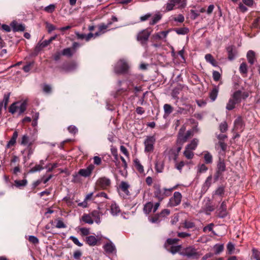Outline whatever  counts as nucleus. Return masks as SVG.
<instances>
[{
	"instance_id": "f704fd0d",
	"label": "nucleus",
	"mask_w": 260,
	"mask_h": 260,
	"mask_svg": "<svg viewBox=\"0 0 260 260\" xmlns=\"http://www.w3.org/2000/svg\"><path fill=\"white\" fill-rule=\"evenodd\" d=\"M153 204L152 202H148L146 203L143 208L144 212L146 214H149L153 210Z\"/></svg>"
},
{
	"instance_id": "412c9836",
	"label": "nucleus",
	"mask_w": 260,
	"mask_h": 260,
	"mask_svg": "<svg viewBox=\"0 0 260 260\" xmlns=\"http://www.w3.org/2000/svg\"><path fill=\"white\" fill-rule=\"evenodd\" d=\"M219 88L218 86H214L212 90L209 92V98L212 102H214L217 99L219 92Z\"/></svg>"
},
{
	"instance_id": "ddd939ff",
	"label": "nucleus",
	"mask_w": 260,
	"mask_h": 260,
	"mask_svg": "<svg viewBox=\"0 0 260 260\" xmlns=\"http://www.w3.org/2000/svg\"><path fill=\"white\" fill-rule=\"evenodd\" d=\"M245 126L244 122L241 116L238 117L234 121V129L238 132H242Z\"/></svg>"
},
{
	"instance_id": "bf43d9fd",
	"label": "nucleus",
	"mask_w": 260,
	"mask_h": 260,
	"mask_svg": "<svg viewBox=\"0 0 260 260\" xmlns=\"http://www.w3.org/2000/svg\"><path fill=\"white\" fill-rule=\"evenodd\" d=\"M223 173V172L216 170L214 176V182L218 181L220 178H222Z\"/></svg>"
},
{
	"instance_id": "3c124183",
	"label": "nucleus",
	"mask_w": 260,
	"mask_h": 260,
	"mask_svg": "<svg viewBox=\"0 0 260 260\" xmlns=\"http://www.w3.org/2000/svg\"><path fill=\"white\" fill-rule=\"evenodd\" d=\"M252 256L255 260H260V251L255 248L252 249Z\"/></svg>"
},
{
	"instance_id": "8fccbe9b",
	"label": "nucleus",
	"mask_w": 260,
	"mask_h": 260,
	"mask_svg": "<svg viewBox=\"0 0 260 260\" xmlns=\"http://www.w3.org/2000/svg\"><path fill=\"white\" fill-rule=\"evenodd\" d=\"M78 67V64L76 62H72L67 67V71L68 72H72L76 70Z\"/></svg>"
},
{
	"instance_id": "20e7f679",
	"label": "nucleus",
	"mask_w": 260,
	"mask_h": 260,
	"mask_svg": "<svg viewBox=\"0 0 260 260\" xmlns=\"http://www.w3.org/2000/svg\"><path fill=\"white\" fill-rule=\"evenodd\" d=\"M186 126L185 125H182L180 128L177 135V142L181 144H183L187 140L193 135V132L191 130H188L185 134Z\"/></svg>"
},
{
	"instance_id": "4be33fe9",
	"label": "nucleus",
	"mask_w": 260,
	"mask_h": 260,
	"mask_svg": "<svg viewBox=\"0 0 260 260\" xmlns=\"http://www.w3.org/2000/svg\"><path fill=\"white\" fill-rule=\"evenodd\" d=\"M154 168H155V171L157 173H162L164 169V161L160 159H156L155 162V167Z\"/></svg>"
},
{
	"instance_id": "4c0bfd02",
	"label": "nucleus",
	"mask_w": 260,
	"mask_h": 260,
	"mask_svg": "<svg viewBox=\"0 0 260 260\" xmlns=\"http://www.w3.org/2000/svg\"><path fill=\"white\" fill-rule=\"evenodd\" d=\"M162 17V15L160 14L159 12L155 14L152 18L151 20L149 22V24L150 25H153L157 23Z\"/></svg>"
},
{
	"instance_id": "72a5a7b5",
	"label": "nucleus",
	"mask_w": 260,
	"mask_h": 260,
	"mask_svg": "<svg viewBox=\"0 0 260 260\" xmlns=\"http://www.w3.org/2000/svg\"><path fill=\"white\" fill-rule=\"evenodd\" d=\"M179 241V239L178 238H168L165 243L164 247L165 248H168V246L175 245Z\"/></svg>"
},
{
	"instance_id": "6ab92c4d",
	"label": "nucleus",
	"mask_w": 260,
	"mask_h": 260,
	"mask_svg": "<svg viewBox=\"0 0 260 260\" xmlns=\"http://www.w3.org/2000/svg\"><path fill=\"white\" fill-rule=\"evenodd\" d=\"M11 26L13 29V31H23L25 30V26L21 24L18 23L15 21H13L11 23Z\"/></svg>"
},
{
	"instance_id": "f3484780",
	"label": "nucleus",
	"mask_w": 260,
	"mask_h": 260,
	"mask_svg": "<svg viewBox=\"0 0 260 260\" xmlns=\"http://www.w3.org/2000/svg\"><path fill=\"white\" fill-rule=\"evenodd\" d=\"M110 184V179L106 177L101 178L96 182L97 185L102 188H107L109 186Z\"/></svg>"
},
{
	"instance_id": "c85d7f7f",
	"label": "nucleus",
	"mask_w": 260,
	"mask_h": 260,
	"mask_svg": "<svg viewBox=\"0 0 260 260\" xmlns=\"http://www.w3.org/2000/svg\"><path fill=\"white\" fill-rule=\"evenodd\" d=\"M18 136V133L16 131H15L13 133L12 137H11V139L8 142V143L6 146L7 148H9L11 146H14L15 144Z\"/></svg>"
},
{
	"instance_id": "2f4dec72",
	"label": "nucleus",
	"mask_w": 260,
	"mask_h": 260,
	"mask_svg": "<svg viewBox=\"0 0 260 260\" xmlns=\"http://www.w3.org/2000/svg\"><path fill=\"white\" fill-rule=\"evenodd\" d=\"M255 52L252 50H249L247 53V58L250 64H253L255 60Z\"/></svg>"
},
{
	"instance_id": "69168bd1",
	"label": "nucleus",
	"mask_w": 260,
	"mask_h": 260,
	"mask_svg": "<svg viewBox=\"0 0 260 260\" xmlns=\"http://www.w3.org/2000/svg\"><path fill=\"white\" fill-rule=\"evenodd\" d=\"M170 214V210L168 209H165L162 210L158 215L160 217H166Z\"/></svg>"
},
{
	"instance_id": "37998d69",
	"label": "nucleus",
	"mask_w": 260,
	"mask_h": 260,
	"mask_svg": "<svg viewBox=\"0 0 260 260\" xmlns=\"http://www.w3.org/2000/svg\"><path fill=\"white\" fill-rule=\"evenodd\" d=\"M204 158L205 163L207 164H211L213 162L212 155L208 151H205Z\"/></svg>"
},
{
	"instance_id": "bb28decb",
	"label": "nucleus",
	"mask_w": 260,
	"mask_h": 260,
	"mask_svg": "<svg viewBox=\"0 0 260 260\" xmlns=\"http://www.w3.org/2000/svg\"><path fill=\"white\" fill-rule=\"evenodd\" d=\"M168 251L174 254L178 252H179L182 249L181 245H175L168 246V248H166Z\"/></svg>"
},
{
	"instance_id": "f03ea898",
	"label": "nucleus",
	"mask_w": 260,
	"mask_h": 260,
	"mask_svg": "<svg viewBox=\"0 0 260 260\" xmlns=\"http://www.w3.org/2000/svg\"><path fill=\"white\" fill-rule=\"evenodd\" d=\"M115 73L123 76L131 74V66L125 59L121 58L117 61L115 65Z\"/></svg>"
},
{
	"instance_id": "c756f323",
	"label": "nucleus",
	"mask_w": 260,
	"mask_h": 260,
	"mask_svg": "<svg viewBox=\"0 0 260 260\" xmlns=\"http://www.w3.org/2000/svg\"><path fill=\"white\" fill-rule=\"evenodd\" d=\"M198 143H199V140L198 139H196V138H194L193 139H192L191 142L188 144H187L185 148H186V149H190V150H194L198 145Z\"/></svg>"
},
{
	"instance_id": "49530a36",
	"label": "nucleus",
	"mask_w": 260,
	"mask_h": 260,
	"mask_svg": "<svg viewBox=\"0 0 260 260\" xmlns=\"http://www.w3.org/2000/svg\"><path fill=\"white\" fill-rule=\"evenodd\" d=\"M75 52L73 51V50L70 48H67L64 49L61 52V54L63 56L71 57L73 56Z\"/></svg>"
},
{
	"instance_id": "774afa93",
	"label": "nucleus",
	"mask_w": 260,
	"mask_h": 260,
	"mask_svg": "<svg viewBox=\"0 0 260 260\" xmlns=\"http://www.w3.org/2000/svg\"><path fill=\"white\" fill-rule=\"evenodd\" d=\"M252 26L254 28H260V17L256 18L252 23Z\"/></svg>"
},
{
	"instance_id": "09e8293b",
	"label": "nucleus",
	"mask_w": 260,
	"mask_h": 260,
	"mask_svg": "<svg viewBox=\"0 0 260 260\" xmlns=\"http://www.w3.org/2000/svg\"><path fill=\"white\" fill-rule=\"evenodd\" d=\"M196 226L195 223L187 220H185L184 222V228L186 229L194 228Z\"/></svg>"
},
{
	"instance_id": "f8f14e48",
	"label": "nucleus",
	"mask_w": 260,
	"mask_h": 260,
	"mask_svg": "<svg viewBox=\"0 0 260 260\" xmlns=\"http://www.w3.org/2000/svg\"><path fill=\"white\" fill-rule=\"evenodd\" d=\"M228 212L227 210L226 201H223L221 203L218 209L217 217L220 218H224L227 216Z\"/></svg>"
},
{
	"instance_id": "a878e982",
	"label": "nucleus",
	"mask_w": 260,
	"mask_h": 260,
	"mask_svg": "<svg viewBox=\"0 0 260 260\" xmlns=\"http://www.w3.org/2000/svg\"><path fill=\"white\" fill-rule=\"evenodd\" d=\"M134 166L136 169V170L140 173V174H143L144 172V167L142 165L140 162L139 159L137 158H136L133 160Z\"/></svg>"
},
{
	"instance_id": "0eeeda50",
	"label": "nucleus",
	"mask_w": 260,
	"mask_h": 260,
	"mask_svg": "<svg viewBox=\"0 0 260 260\" xmlns=\"http://www.w3.org/2000/svg\"><path fill=\"white\" fill-rule=\"evenodd\" d=\"M151 33V30L150 28H147L139 32L137 37V39L142 46L144 47L147 46V42Z\"/></svg>"
},
{
	"instance_id": "79ce46f5",
	"label": "nucleus",
	"mask_w": 260,
	"mask_h": 260,
	"mask_svg": "<svg viewBox=\"0 0 260 260\" xmlns=\"http://www.w3.org/2000/svg\"><path fill=\"white\" fill-rule=\"evenodd\" d=\"M51 43L49 40H45L42 42L40 41L36 46V49L41 50L43 48L48 46Z\"/></svg>"
},
{
	"instance_id": "58836bf2",
	"label": "nucleus",
	"mask_w": 260,
	"mask_h": 260,
	"mask_svg": "<svg viewBox=\"0 0 260 260\" xmlns=\"http://www.w3.org/2000/svg\"><path fill=\"white\" fill-rule=\"evenodd\" d=\"M216 170L222 171L223 172L225 171L226 166L223 159H221L220 158L219 159L217 164Z\"/></svg>"
},
{
	"instance_id": "a19ab883",
	"label": "nucleus",
	"mask_w": 260,
	"mask_h": 260,
	"mask_svg": "<svg viewBox=\"0 0 260 260\" xmlns=\"http://www.w3.org/2000/svg\"><path fill=\"white\" fill-rule=\"evenodd\" d=\"M173 30L179 35H186L189 31L187 27L175 28Z\"/></svg>"
},
{
	"instance_id": "603ef678",
	"label": "nucleus",
	"mask_w": 260,
	"mask_h": 260,
	"mask_svg": "<svg viewBox=\"0 0 260 260\" xmlns=\"http://www.w3.org/2000/svg\"><path fill=\"white\" fill-rule=\"evenodd\" d=\"M42 90L46 94H50L52 91L51 86L47 84H44L42 85Z\"/></svg>"
},
{
	"instance_id": "dca6fc26",
	"label": "nucleus",
	"mask_w": 260,
	"mask_h": 260,
	"mask_svg": "<svg viewBox=\"0 0 260 260\" xmlns=\"http://www.w3.org/2000/svg\"><path fill=\"white\" fill-rule=\"evenodd\" d=\"M99 235L96 237L94 236H89L85 238V241L86 243L89 246H93L96 245L98 241L100 240V238H98Z\"/></svg>"
},
{
	"instance_id": "5701e85b",
	"label": "nucleus",
	"mask_w": 260,
	"mask_h": 260,
	"mask_svg": "<svg viewBox=\"0 0 260 260\" xmlns=\"http://www.w3.org/2000/svg\"><path fill=\"white\" fill-rule=\"evenodd\" d=\"M170 30H166V31H161L158 32L154 34L152 36V38L153 39L155 40H159L162 39L166 38L167 37Z\"/></svg>"
},
{
	"instance_id": "338daca9",
	"label": "nucleus",
	"mask_w": 260,
	"mask_h": 260,
	"mask_svg": "<svg viewBox=\"0 0 260 260\" xmlns=\"http://www.w3.org/2000/svg\"><path fill=\"white\" fill-rule=\"evenodd\" d=\"M159 218V215L158 214H156L154 216L149 218V221L152 223H159L160 221Z\"/></svg>"
},
{
	"instance_id": "aec40b11",
	"label": "nucleus",
	"mask_w": 260,
	"mask_h": 260,
	"mask_svg": "<svg viewBox=\"0 0 260 260\" xmlns=\"http://www.w3.org/2000/svg\"><path fill=\"white\" fill-rule=\"evenodd\" d=\"M164 191L162 190L158 185L155 187L154 191V197L157 198L159 202H161L164 199Z\"/></svg>"
},
{
	"instance_id": "473e14b6",
	"label": "nucleus",
	"mask_w": 260,
	"mask_h": 260,
	"mask_svg": "<svg viewBox=\"0 0 260 260\" xmlns=\"http://www.w3.org/2000/svg\"><path fill=\"white\" fill-rule=\"evenodd\" d=\"M212 175L209 176L203 185L202 190L206 191L211 185Z\"/></svg>"
},
{
	"instance_id": "13d9d810",
	"label": "nucleus",
	"mask_w": 260,
	"mask_h": 260,
	"mask_svg": "<svg viewBox=\"0 0 260 260\" xmlns=\"http://www.w3.org/2000/svg\"><path fill=\"white\" fill-rule=\"evenodd\" d=\"M44 168L40 165H37L35 167H32L28 172L29 173H34L38 171L42 170Z\"/></svg>"
},
{
	"instance_id": "cd10ccee",
	"label": "nucleus",
	"mask_w": 260,
	"mask_h": 260,
	"mask_svg": "<svg viewBox=\"0 0 260 260\" xmlns=\"http://www.w3.org/2000/svg\"><path fill=\"white\" fill-rule=\"evenodd\" d=\"M164 118H167L173 112V108L170 104H166L164 106Z\"/></svg>"
},
{
	"instance_id": "a211bd4d",
	"label": "nucleus",
	"mask_w": 260,
	"mask_h": 260,
	"mask_svg": "<svg viewBox=\"0 0 260 260\" xmlns=\"http://www.w3.org/2000/svg\"><path fill=\"white\" fill-rule=\"evenodd\" d=\"M10 93H5L3 97V100L0 102V115L2 114V110L4 108L5 110L7 109L8 104Z\"/></svg>"
},
{
	"instance_id": "9d476101",
	"label": "nucleus",
	"mask_w": 260,
	"mask_h": 260,
	"mask_svg": "<svg viewBox=\"0 0 260 260\" xmlns=\"http://www.w3.org/2000/svg\"><path fill=\"white\" fill-rule=\"evenodd\" d=\"M115 166H116V168L115 170H117L119 173L123 177H126L127 175V168L125 169V172H124L123 170L124 169V167L123 166V164L119 160V156L117 153H116V149H115Z\"/></svg>"
},
{
	"instance_id": "1a4fd4ad",
	"label": "nucleus",
	"mask_w": 260,
	"mask_h": 260,
	"mask_svg": "<svg viewBox=\"0 0 260 260\" xmlns=\"http://www.w3.org/2000/svg\"><path fill=\"white\" fill-rule=\"evenodd\" d=\"M182 198V194L179 191H175L173 197H172L167 203V207H174L178 206L181 202Z\"/></svg>"
},
{
	"instance_id": "864d4df0",
	"label": "nucleus",
	"mask_w": 260,
	"mask_h": 260,
	"mask_svg": "<svg viewBox=\"0 0 260 260\" xmlns=\"http://www.w3.org/2000/svg\"><path fill=\"white\" fill-rule=\"evenodd\" d=\"M55 9V4H50L49 5L45 7L44 9V10L48 13H52Z\"/></svg>"
},
{
	"instance_id": "de8ad7c7",
	"label": "nucleus",
	"mask_w": 260,
	"mask_h": 260,
	"mask_svg": "<svg viewBox=\"0 0 260 260\" xmlns=\"http://www.w3.org/2000/svg\"><path fill=\"white\" fill-rule=\"evenodd\" d=\"M183 154L186 158L189 159H192L194 156V153L192 152V150L190 149H186V148L183 152Z\"/></svg>"
},
{
	"instance_id": "ea45409f",
	"label": "nucleus",
	"mask_w": 260,
	"mask_h": 260,
	"mask_svg": "<svg viewBox=\"0 0 260 260\" xmlns=\"http://www.w3.org/2000/svg\"><path fill=\"white\" fill-rule=\"evenodd\" d=\"M112 22L111 21L108 22L107 23H103L100 24L98 25L99 30L104 34L106 32V30L108 29L110 27V25H111Z\"/></svg>"
},
{
	"instance_id": "2eb2a0df",
	"label": "nucleus",
	"mask_w": 260,
	"mask_h": 260,
	"mask_svg": "<svg viewBox=\"0 0 260 260\" xmlns=\"http://www.w3.org/2000/svg\"><path fill=\"white\" fill-rule=\"evenodd\" d=\"M94 168V166L93 165H90L86 169L79 170L78 174L84 177H88L90 176Z\"/></svg>"
},
{
	"instance_id": "7c9ffc66",
	"label": "nucleus",
	"mask_w": 260,
	"mask_h": 260,
	"mask_svg": "<svg viewBox=\"0 0 260 260\" xmlns=\"http://www.w3.org/2000/svg\"><path fill=\"white\" fill-rule=\"evenodd\" d=\"M80 220H82L85 223H87L88 224H92L94 222L93 219L91 218L90 214H84Z\"/></svg>"
},
{
	"instance_id": "e2e57ef3",
	"label": "nucleus",
	"mask_w": 260,
	"mask_h": 260,
	"mask_svg": "<svg viewBox=\"0 0 260 260\" xmlns=\"http://www.w3.org/2000/svg\"><path fill=\"white\" fill-rule=\"evenodd\" d=\"M219 129L221 133H225L228 130V124L226 121L220 124Z\"/></svg>"
},
{
	"instance_id": "0e129e2a",
	"label": "nucleus",
	"mask_w": 260,
	"mask_h": 260,
	"mask_svg": "<svg viewBox=\"0 0 260 260\" xmlns=\"http://www.w3.org/2000/svg\"><path fill=\"white\" fill-rule=\"evenodd\" d=\"M227 250L229 254H232L235 250V245L232 242H229L226 246Z\"/></svg>"
},
{
	"instance_id": "052dcab7",
	"label": "nucleus",
	"mask_w": 260,
	"mask_h": 260,
	"mask_svg": "<svg viewBox=\"0 0 260 260\" xmlns=\"http://www.w3.org/2000/svg\"><path fill=\"white\" fill-rule=\"evenodd\" d=\"M208 167L204 164L198 166V172L200 173H205L208 170Z\"/></svg>"
},
{
	"instance_id": "c9c22d12",
	"label": "nucleus",
	"mask_w": 260,
	"mask_h": 260,
	"mask_svg": "<svg viewBox=\"0 0 260 260\" xmlns=\"http://www.w3.org/2000/svg\"><path fill=\"white\" fill-rule=\"evenodd\" d=\"M103 248L107 253H112L114 251V246L112 245V241H110L109 242L105 244Z\"/></svg>"
},
{
	"instance_id": "a18cd8bd",
	"label": "nucleus",
	"mask_w": 260,
	"mask_h": 260,
	"mask_svg": "<svg viewBox=\"0 0 260 260\" xmlns=\"http://www.w3.org/2000/svg\"><path fill=\"white\" fill-rule=\"evenodd\" d=\"M224 245L223 244H216L214 246V250L215 254H220L223 251Z\"/></svg>"
},
{
	"instance_id": "9b49d317",
	"label": "nucleus",
	"mask_w": 260,
	"mask_h": 260,
	"mask_svg": "<svg viewBox=\"0 0 260 260\" xmlns=\"http://www.w3.org/2000/svg\"><path fill=\"white\" fill-rule=\"evenodd\" d=\"M155 142V138L153 136H147L145 139L144 144L145 145L144 151L145 152H152L154 150V145Z\"/></svg>"
},
{
	"instance_id": "6e6552de",
	"label": "nucleus",
	"mask_w": 260,
	"mask_h": 260,
	"mask_svg": "<svg viewBox=\"0 0 260 260\" xmlns=\"http://www.w3.org/2000/svg\"><path fill=\"white\" fill-rule=\"evenodd\" d=\"M130 187L131 186L128 182L122 181L117 187V191L121 197L126 199L131 195L129 190Z\"/></svg>"
},
{
	"instance_id": "e433bc0d",
	"label": "nucleus",
	"mask_w": 260,
	"mask_h": 260,
	"mask_svg": "<svg viewBox=\"0 0 260 260\" xmlns=\"http://www.w3.org/2000/svg\"><path fill=\"white\" fill-rule=\"evenodd\" d=\"M20 144L23 146L28 145V146H30L32 144V142H30L29 137L27 135L25 134L22 136Z\"/></svg>"
},
{
	"instance_id": "7ed1b4c3",
	"label": "nucleus",
	"mask_w": 260,
	"mask_h": 260,
	"mask_svg": "<svg viewBox=\"0 0 260 260\" xmlns=\"http://www.w3.org/2000/svg\"><path fill=\"white\" fill-rule=\"evenodd\" d=\"M179 254L189 259H198L202 254L193 245H190L182 248Z\"/></svg>"
},
{
	"instance_id": "423d86ee",
	"label": "nucleus",
	"mask_w": 260,
	"mask_h": 260,
	"mask_svg": "<svg viewBox=\"0 0 260 260\" xmlns=\"http://www.w3.org/2000/svg\"><path fill=\"white\" fill-rule=\"evenodd\" d=\"M187 5V0H169L166 4V12L173 10L175 6H177L178 9H183Z\"/></svg>"
},
{
	"instance_id": "5fc2aeb1",
	"label": "nucleus",
	"mask_w": 260,
	"mask_h": 260,
	"mask_svg": "<svg viewBox=\"0 0 260 260\" xmlns=\"http://www.w3.org/2000/svg\"><path fill=\"white\" fill-rule=\"evenodd\" d=\"M239 71L241 74H247L248 72L247 66L245 62H242L240 66Z\"/></svg>"
},
{
	"instance_id": "4468645a",
	"label": "nucleus",
	"mask_w": 260,
	"mask_h": 260,
	"mask_svg": "<svg viewBox=\"0 0 260 260\" xmlns=\"http://www.w3.org/2000/svg\"><path fill=\"white\" fill-rule=\"evenodd\" d=\"M228 53V58L229 60H234L237 55V51L235 47L233 45L229 46L226 48Z\"/></svg>"
},
{
	"instance_id": "680f3d73",
	"label": "nucleus",
	"mask_w": 260,
	"mask_h": 260,
	"mask_svg": "<svg viewBox=\"0 0 260 260\" xmlns=\"http://www.w3.org/2000/svg\"><path fill=\"white\" fill-rule=\"evenodd\" d=\"M212 77L215 81H218L221 78V74L218 71H213L212 73Z\"/></svg>"
},
{
	"instance_id": "b1692460",
	"label": "nucleus",
	"mask_w": 260,
	"mask_h": 260,
	"mask_svg": "<svg viewBox=\"0 0 260 260\" xmlns=\"http://www.w3.org/2000/svg\"><path fill=\"white\" fill-rule=\"evenodd\" d=\"M89 214L91 218L93 219L96 223L100 224L101 223V214L98 210H94L91 212Z\"/></svg>"
},
{
	"instance_id": "f257e3e1",
	"label": "nucleus",
	"mask_w": 260,
	"mask_h": 260,
	"mask_svg": "<svg viewBox=\"0 0 260 260\" xmlns=\"http://www.w3.org/2000/svg\"><path fill=\"white\" fill-rule=\"evenodd\" d=\"M249 96L247 91L242 92L241 90H237L233 92L229 99L226 105V109L231 111L236 108L237 104L241 103L242 100H245Z\"/></svg>"
},
{
	"instance_id": "4d7b16f0",
	"label": "nucleus",
	"mask_w": 260,
	"mask_h": 260,
	"mask_svg": "<svg viewBox=\"0 0 260 260\" xmlns=\"http://www.w3.org/2000/svg\"><path fill=\"white\" fill-rule=\"evenodd\" d=\"M224 192V187L223 186H219L215 191L214 194L222 196Z\"/></svg>"
},
{
	"instance_id": "6e6d98bb",
	"label": "nucleus",
	"mask_w": 260,
	"mask_h": 260,
	"mask_svg": "<svg viewBox=\"0 0 260 260\" xmlns=\"http://www.w3.org/2000/svg\"><path fill=\"white\" fill-rule=\"evenodd\" d=\"M56 221V224L55 225L56 228L62 229L67 228V225L63 223L61 218H58Z\"/></svg>"
},
{
	"instance_id": "39448f33",
	"label": "nucleus",
	"mask_w": 260,
	"mask_h": 260,
	"mask_svg": "<svg viewBox=\"0 0 260 260\" xmlns=\"http://www.w3.org/2000/svg\"><path fill=\"white\" fill-rule=\"evenodd\" d=\"M26 109V103L25 102H17L13 103L9 107V112L14 114L17 112L18 115L23 113Z\"/></svg>"
},
{
	"instance_id": "393cba45",
	"label": "nucleus",
	"mask_w": 260,
	"mask_h": 260,
	"mask_svg": "<svg viewBox=\"0 0 260 260\" xmlns=\"http://www.w3.org/2000/svg\"><path fill=\"white\" fill-rule=\"evenodd\" d=\"M205 59L207 62L210 63L214 67H218V62L214 58L213 56L211 54H207L205 55Z\"/></svg>"
},
{
	"instance_id": "c03bdc74",
	"label": "nucleus",
	"mask_w": 260,
	"mask_h": 260,
	"mask_svg": "<svg viewBox=\"0 0 260 260\" xmlns=\"http://www.w3.org/2000/svg\"><path fill=\"white\" fill-rule=\"evenodd\" d=\"M15 185L17 188H21L25 186L27 184V180L24 178L22 180H16L14 181Z\"/></svg>"
}]
</instances>
